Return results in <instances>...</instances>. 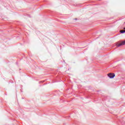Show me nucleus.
Returning <instances> with one entry per match:
<instances>
[{
  "instance_id": "1",
  "label": "nucleus",
  "mask_w": 125,
  "mask_h": 125,
  "mask_svg": "<svg viewBox=\"0 0 125 125\" xmlns=\"http://www.w3.org/2000/svg\"><path fill=\"white\" fill-rule=\"evenodd\" d=\"M122 45H125V41H123L121 43H117L116 44L117 46H121Z\"/></svg>"
},
{
  "instance_id": "2",
  "label": "nucleus",
  "mask_w": 125,
  "mask_h": 125,
  "mask_svg": "<svg viewBox=\"0 0 125 125\" xmlns=\"http://www.w3.org/2000/svg\"><path fill=\"white\" fill-rule=\"evenodd\" d=\"M107 75L110 79H114V77H115V74L114 73H109L107 74Z\"/></svg>"
},
{
  "instance_id": "3",
  "label": "nucleus",
  "mask_w": 125,
  "mask_h": 125,
  "mask_svg": "<svg viewBox=\"0 0 125 125\" xmlns=\"http://www.w3.org/2000/svg\"><path fill=\"white\" fill-rule=\"evenodd\" d=\"M120 33H121V34H123V33H125V30H121Z\"/></svg>"
},
{
  "instance_id": "4",
  "label": "nucleus",
  "mask_w": 125,
  "mask_h": 125,
  "mask_svg": "<svg viewBox=\"0 0 125 125\" xmlns=\"http://www.w3.org/2000/svg\"><path fill=\"white\" fill-rule=\"evenodd\" d=\"M75 20H77V19H75Z\"/></svg>"
},
{
  "instance_id": "5",
  "label": "nucleus",
  "mask_w": 125,
  "mask_h": 125,
  "mask_svg": "<svg viewBox=\"0 0 125 125\" xmlns=\"http://www.w3.org/2000/svg\"><path fill=\"white\" fill-rule=\"evenodd\" d=\"M124 30H125V27L124 28Z\"/></svg>"
}]
</instances>
